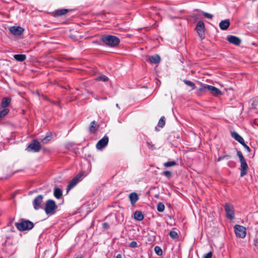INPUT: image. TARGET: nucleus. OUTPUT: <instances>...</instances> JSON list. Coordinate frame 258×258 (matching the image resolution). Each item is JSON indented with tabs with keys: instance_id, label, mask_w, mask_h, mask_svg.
Wrapping results in <instances>:
<instances>
[{
	"instance_id": "nucleus-13",
	"label": "nucleus",
	"mask_w": 258,
	"mask_h": 258,
	"mask_svg": "<svg viewBox=\"0 0 258 258\" xmlns=\"http://www.w3.org/2000/svg\"><path fill=\"white\" fill-rule=\"evenodd\" d=\"M11 33L15 36H20L24 31V29L20 26H12L9 28Z\"/></svg>"
},
{
	"instance_id": "nucleus-8",
	"label": "nucleus",
	"mask_w": 258,
	"mask_h": 258,
	"mask_svg": "<svg viewBox=\"0 0 258 258\" xmlns=\"http://www.w3.org/2000/svg\"><path fill=\"white\" fill-rule=\"evenodd\" d=\"M234 231L237 237L243 238L246 236V229L242 226L236 225L234 226Z\"/></svg>"
},
{
	"instance_id": "nucleus-33",
	"label": "nucleus",
	"mask_w": 258,
	"mask_h": 258,
	"mask_svg": "<svg viewBox=\"0 0 258 258\" xmlns=\"http://www.w3.org/2000/svg\"><path fill=\"white\" fill-rule=\"evenodd\" d=\"M52 137L51 136L47 135L42 139V142L44 144H46L50 141Z\"/></svg>"
},
{
	"instance_id": "nucleus-11",
	"label": "nucleus",
	"mask_w": 258,
	"mask_h": 258,
	"mask_svg": "<svg viewBox=\"0 0 258 258\" xmlns=\"http://www.w3.org/2000/svg\"><path fill=\"white\" fill-rule=\"evenodd\" d=\"M82 176V174H79L70 182L67 188V192L73 188L81 180Z\"/></svg>"
},
{
	"instance_id": "nucleus-14",
	"label": "nucleus",
	"mask_w": 258,
	"mask_h": 258,
	"mask_svg": "<svg viewBox=\"0 0 258 258\" xmlns=\"http://www.w3.org/2000/svg\"><path fill=\"white\" fill-rule=\"evenodd\" d=\"M227 40L229 43L236 45H239L241 43V40L238 37L233 35L227 36Z\"/></svg>"
},
{
	"instance_id": "nucleus-39",
	"label": "nucleus",
	"mask_w": 258,
	"mask_h": 258,
	"mask_svg": "<svg viewBox=\"0 0 258 258\" xmlns=\"http://www.w3.org/2000/svg\"><path fill=\"white\" fill-rule=\"evenodd\" d=\"M212 252L210 251L204 255V258H212Z\"/></svg>"
},
{
	"instance_id": "nucleus-23",
	"label": "nucleus",
	"mask_w": 258,
	"mask_h": 258,
	"mask_svg": "<svg viewBox=\"0 0 258 258\" xmlns=\"http://www.w3.org/2000/svg\"><path fill=\"white\" fill-rule=\"evenodd\" d=\"M14 57L16 60L19 61H23L26 59L25 54H15Z\"/></svg>"
},
{
	"instance_id": "nucleus-34",
	"label": "nucleus",
	"mask_w": 258,
	"mask_h": 258,
	"mask_svg": "<svg viewBox=\"0 0 258 258\" xmlns=\"http://www.w3.org/2000/svg\"><path fill=\"white\" fill-rule=\"evenodd\" d=\"M162 174L168 178H170L171 176V173L169 171H165Z\"/></svg>"
},
{
	"instance_id": "nucleus-2",
	"label": "nucleus",
	"mask_w": 258,
	"mask_h": 258,
	"mask_svg": "<svg viewBox=\"0 0 258 258\" xmlns=\"http://www.w3.org/2000/svg\"><path fill=\"white\" fill-rule=\"evenodd\" d=\"M15 226L18 230L23 231L32 229L34 225L33 222L28 220L21 219L20 222L15 223Z\"/></svg>"
},
{
	"instance_id": "nucleus-5",
	"label": "nucleus",
	"mask_w": 258,
	"mask_h": 258,
	"mask_svg": "<svg viewBox=\"0 0 258 258\" xmlns=\"http://www.w3.org/2000/svg\"><path fill=\"white\" fill-rule=\"evenodd\" d=\"M199 90L201 91H209L211 94L216 97H218L222 94V92L218 88L209 85H204L200 88Z\"/></svg>"
},
{
	"instance_id": "nucleus-12",
	"label": "nucleus",
	"mask_w": 258,
	"mask_h": 258,
	"mask_svg": "<svg viewBox=\"0 0 258 258\" xmlns=\"http://www.w3.org/2000/svg\"><path fill=\"white\" fill-rule=\"evenodd\" d=\"M108 141L109 139L108 136L106 135L104 136L103 138L100 140L96 144V148L100 150H102L107 145Z\"/></svg>"
},
{
	"instance_id": "nucleus-6",
	"label": "nucleus",
	"mask_w": 258,
	"mask_h": 258,
	"mask_svg": "<svg viewBox=\"0 0 258 258\" xmlns=\"http://www.w3.org/2000/svg\"><path fill=\"white\" fill-rule=\"evenodd\" d=\"M44 197L42 195H39L36 197L33 201L32 204L35 210H38L42 208V204Z\"/></svg>"
},
{
	"instance_id": "nucleus-30",
	"label": "nucleus",
	"mask_w": 258,
	"mask_h": 258,
	"mask_svg": "<svg viewBox=\"0 0 258 258\" xmlns=\"http://www.w3.org/2000/svg\"><path fill=\"white\" fill-rule=\"evenodd\" d=\"M169 235L173 239H176L178 237V233L175 231H171L169 232Z\"/></svg>"
},
{
	"instance_id": "nucleus-41",
	"label": "nucleus",
	"mask_w": 258,
	"mask_h": 258,
	"mask_svg": "<svg viewBox=\"0 0 258 258\" xmlns=\"http://www.w3.org/2000/svg\"><path fill=\"white\" fill-rule=\"evenodd\" d=\"M147 144L149 145V146H150L152 148V149H154V145L153 144H151L150 142H147Z\"/></svg>"
},
{
	"instance_id": "nucleus-1",
	"label": "nucleus",
	"mask_w": 258,
	"mask_h": 258,
	"mask_svg": "<svg viewBox=\"0 0 258 258\" xmlns=\"http://www.w3.org/2000/svg\"><path fill=\"white\" fill-rule=\"evenodd\" d=\"M100 40L104 45L112 48L117 47L120 42L118 37L112 35H104L101 37Z\"/></svg>"
},
{
	"instance_id": "nucleus-19",
	"label": "nucleus",
	"mask_w": 258,
	"mask_h": 258,
	"mask_svg": "<svg viewBox=\"0 0 258 258\" xmlns=\"http://www.w3.org/2000/svg\"><path fill=\"white\" fill-rule=\"evenodd\" d=\"M99 127L98 125L97 124L95 121H93L91 123V125L89 126V131L90 133H95Z\"/></svg>"
},
{
	"instance_id": "nucleus-21",
	"label": "nucleus",
	"mask_w": 258,
	"mask_h": 258,
	"mask_svg": "<svg viewBox=\"0 0 258 258\" xmlns=\"http://www.w3.org/2000/svg\"><path fill=\"white\" fill-rule=\"evenodd\" d=\"M11 99L8 97H5L3 99L1 102V107L6 108L9 106L11 102Z\"/></svg>"
},
{
	"instance_id": "nucleus-43",
	"label": "nucleus",
	"mask_w": 258,
	"mask_h": 258,
	"mask_svg": "<svg viewBox=\"0 0 258 258\" xmlns=\"http://www.w3.org/2000/svg\"><path fill=\"white\" fill-rule=\"evenodd\" d=\"M116 258H122V255L121 254H118L116 256Z\"/></svg>"
},
{
	"instance_id": "nucleus-18",
	"label": "nucleus",
	"mask_w": 258,
	"mask_h": 258,
	"mask_svg": "<svg viewBox=\"0 0 258 258\" xmlns=\"http://www.w3.org/2000/svg\"><path fill=\"white\" fill-rule=\"evenodd\" d=\"M129 198L132 205H134L139 199L138 196L136 192H132L130 194Z\"/></svg>"
},
{
	"instance_id": "nucleus-42",
	"label": "nucleus",
	"mask_w": 258,
	"mask_h": 258,
	"mask_svg": "<svg viewBox=\"0 0 258 258\" xmlns=\"http://www.w3.org/2000/svg\"><path fill=\"white\" fill-rule=\"evenodd\" d=\"M254 245H255L256 246H257V247H258V239H256V240L254 241Z\"/></svg>"
},
{
	"instance_id": "nucleus-45",
	"label": "nucleus",
	"mask_w": 258,
	"mask_h": 258,
	"mask_svg": "<svg viewBox=\"0 0 258 258\" xmlns=\"http://www.w3.org/2000/svg\"><path fill=\"white\" fill-rule=\"evenodd\" d=\"M75 258H81L80 257H75Z\"/></svg>"
},
{
	"instance_id": "nucleus-44",
	"label": "nucleus",
	"mask_w": 258,
	"mask_h": 258,
	"mask_svg": "<svg viewBox=\"0 0 258 258\" xmlns=\"http://www.w3.org/2000/svg\"><path fill=\"white\" fill-rule=\"evenodd\" d=\"M116 106L118 109H120V107H119V106L118 104H116Z\"/></svg>"
},
{
	"instance_id": "nucleus-27",
	"label": "nucleus",
	"mask_w": 258,
	"mask_h": 258,
	"mask_svg": "<svg viewBox=\"0 0 258 258\" xmlns=\"http://www.w3.org/2000/svg\"><path fill=\"white\" fill-rule=\"evenodd\" d=\"M157 210L159 212H162L164 211L165 206L162 203H159L157 205Z\"/></svg>"
},
{
	"instance_id": "nucleus-22",
	"label": "nucleus",
	"mask_w": 258,
	"mask_h": 258,
	"mask_svg": "<svg viewBox=\"0 0 258 258\" xmlns=\"http://www.w3.org/2000/svg\"><path fill=\"white\" fill-rule=\"evenodd\" d=\"M134 218L135 220L141 221L144 219V215L142 212L137 211L134 213Z\"/></svg>"
},
{
	"instance_id": "nucleus-36",
	"label": "nucleus",
	"mask_w": 258,
	"mask_h": 258,
	"mask_svg": "<svg viewBox=\"0 0 258 258\" xmlns=\"http://www.w3.org/2000/svg\"><path fill=\"white\" fill-rule=\"evenodd\" d=\"M230 158V156L229 155H224V156H221V157H219L218 159V161H220L222 160H223L225 158L226 159H229Z\"/></svg>"
},
{
	"instance_id": "nucleus-38",
	"label": "nucleus",
	"mask_w": 258,
	"mask_h": 258,
	"mask_svg": "<svg viewBox=\"0 0 258 258\" xmlns=\"http://www.w3.org/2000/svg\"><path fill=\"white\" fill-rule=\"evenodd\" d=\"M244 148L245 149V150L248 152H250L251 150L250 148L245 143V142H244L243 144H241Z\"/></svg>"
},
{
	"instance_id": "nucleus-32",
	"label": "nucleus",
	"mask_w": 258,
	"mask_h": 258,
	"mask_svg": "<svg viewBox=\"0 0 258 258\" xmlns=\"http://www.w3.org/2000/svg\"><path fill=\"white\" fill-rule=\"evenodd\" d=\"M183 82L186 85L192 87V89L195 88V84L193 82L186 80H184Z\"/></svg>"
},
{
	"instance_id": "nucleus-3",
	"label": "nucleus",
	"mask_w": 258,
	"mask_h": 258,
	"mask_svg": "<svg viewBox=\"0 0 258 258\" xmlns=\"http://www.w3.org/2000/svg\"><path fill=\"white\" fill-rule=\"evenodd\" d=\"M237 155L240 163V176L243 177L247 173L248 165L241 151L237 150Z\"/></svg>"
},
{
	"instance_id": "nucleus-37",
	"label": "nucleus",
	"mask_w": 258,
	"mask_h": 258,
	"mask_svg": "<svg viewBox=\"0 0 258 258\" xmlns=\"http://www.w3.org/2000/svg\"><path fill=\"white\" fill-rule=\"evenodd\" d=\"M130 246L131 247L136 248L137 247V243L135 241H132L130 244Z\"/></svg>"
},
{
	"instance_id": "nucleus-15",
	"label": "nucleus",
	"mask_w": 258,
	"mask_h": 258,
	"mask_svg": "<svg viewBox=\"0 0 258 258\" xmlns=\"http://www.w3.org/2000/svg\"><path fill=\"white\" fill-rule=\"evenodd\" d=\"M160 60V57L158 54L150 56L147 59V61H149L150 63L154 64L159 63Z\"/></svg>"
},
{
	"instance_id": "nucleus-40",
	"label": "nucleus",
	"mask_w": 258,
	"mask_h": 258,
	"mask_svg": "<svg viewBox=\"0 0 258 258\" xmlns=\"http://www.w3.org/2000/svg\"><path fill=\"white\" fill-rule=\"evenodd\" d=\"M102 227L105 229H107L109 228V225L107 223H104L102 224Z\"/></svg>"
},
{
	"instance_id": "nucleus-10",
	"label": "nucleus",
	"mask_w": 258,
	"mask_h": 258,
	"mask_svg": "<svg viewBox=\"0 0 258 258\" xmlns=\"http://www.w3.org/2000/svg\"><path fill=\"white\" fill-rule=\"evenodd\" d=\"M41 145L40 143L36 140H34L29 144L27 150L28 151H32L34 152H38L39 151Z\"/></svg>"
},
{
	"instance_id": "nucleus-4",
	"label": "nucleus",
	"mask_w": 258,
	"mask_h": 258,
	"mask_svg": "<svg viewBox=\"0 0 258 258\" xmlns=\"http://www.w3.org/2000/svg\"><path fill=\"white\" fill-rule=\"evenodd\" d=\"M57 208V206L55 202L53 200L50 199L46 202L44 210L46 214L52 215L54 214L55 210Z\"/></svg>"
},
{
	"instance_id": "nucleus-28",
	"label": "nucleus",
	"mask_w": 258,
	"mask_h": 258,
	"mask_svg": "<svg viewBox=\"0 0 258 258\" xmlns=\"http://www.w3.org/2000/svg\"><path fill=\"white\" fill-rule=\"evenodd\" d=\"M165 117L164 116H162L159 119L158 123V126H159L160 127H163L165 125Z\"/></svg>"
},
{
	"instance_id": "nucleus-31",
	"label": "nucleus",
	"mask_w": 258,
	"mask_h": 258,
	"mask_svg": "<svg viewBox=\"0 0 258 258\" xmlns=\"http://www.w3.org/2000/svg\"><path fill=\"white\" fill-rule=\"evenodd\" d=\"M154 250L157 255H161L162 254V253H163L162 250L159 246H155Z\"/></svg>"
},
{
	"instance_id": "nucleus-17",
	"label": "nucleus",
	"mask_w": 258,
	"mask_h": 258,
	"mask_svg": "<svg viewBox=\"0 0 258 258\" xmlns=\"http://www.w3.org/2000/svg\"><path fill=\"white\" fill-rule=\"evenodd\" d=\"M231 136L233 138H234L236 141L238 142L240 144H244V139L237 133H236L235 132H232Z\"/></svg>"
},
{
	"instance_id": "nucleus-20",
	"label": "nucleus",
	"mask_w": 258,
	"mask_h": 258,
	"mask_svg": "<svg viewBox=\"0 0 258 258\" xmlns=\"http://www.w3.org/2000/svg\"><path fill=\"white\" fill-rule=\"evenodd\" d=\"M54 196L57 199H60L62 196V190L58 187L54 188L53 192Z\"/></svg>"
},
{
	"instance_id": "nucleus-24",
	"label": "nucleus",
	"mask_w": 258,
	"mask_h": 258,
	"mask_svg": "<svg viewBox=\"0 0 258 258\" xmlns=\"http://www.w3.org/2000/svg\"><path fill=\"white\" fill-rule=\"evenodd\" d=\"M95 80L96 81H102V82H105L108 81L109 79L107 76H106L104 75H101L97 77L95 79Z\"/></svg>"
},
{
	"instance_id": "nucleus-26",
	"label": "nucleus",
	"mask_w": 258,
	"mask_h": 258,
	"mask_svg": "<svg viewBox=\"0 0 258 258\" xmlns=\"http://www.w3.org/2000/svg\"><path fill=\"white\" fill-rule=\"evenodd\" d=\"M10 110L8 108H4L0 111V119L6 116L9 112Z\"/></svg>"
},
{
	"instance_id": "nucleus-29",
	"label": "nucleus",
	"mask_w": 258,
	"mask_h": 258,
	"mask_svg": "<svg viewBox=\"0 0 258 258\" xmlns=\"http://www.w3.org/2000/svg\"><path fill=\"white\" fill-rule=\"evenodd\" d=\"M176 165V163L174 161H168L164 163V166L166 167L173 166Z\"/></svg>"
},
{
	"instance_id": "nucleus-16",
	"label": "nucleus",
	"mask_w": 258,
	"mask_h": 258,
	"mask_svg": "<svg viewBox=\"0 0 258 258\" xmlns=\"http://www.w3.org/2000/svg\"><path fill=\"white\" fill-rule=\"evenodd\" d=\"M230 25V22L229 19L222 20L219 23V27L222 30H225L228 29Z\"/></svg>"
},
{
	"instance_id": "nucleus-9",
	"label": "nucleus",
	"mask_w": 258,
	"mask_h": 258,
	"mask_svg": "<svg viewBox=\"0 0 258 258\" xmlns=\"http://www.w3.org/2000/svg\"><path fill=\"white\" fill-rule=\"evenodd\" d=\"M196 29L199 36L202 39L204 38L205 37V27L203 21H200L197 23Z\"/></svg>"
},
{
	"instance_id": "nucleus-25",
	"label": "nucleus",
	"mask_w": 258,
	"mask_h": 258,
	"mask_svg": "<svg viewBox=\"0 0 258 258\" xmlns=\"http://www.w3.org/2000/svg\"><path fill=\"white\" fill-rule=\"evenodd\" d=\"M69 10L68 9H60L56 10L55 12V15L57 16H60L66 14Z\"/></svg>"
},
{
	"instance_id": "nucleus-7",
	"label": "nucleus",
	"mask_w": 258,
	"mask_h": 258,
	"mask_svg": "<svg viewBox=\"0 0 258 258\" xmlns=\"http://www.w3.org/2000/svg\"><path fill=\"white\" fill-rule=\"evenodd\" d=\"M227 217L232 220L234 217V210L233 205L229 203H226L224 206Z\"/></svg>"
},
{
	"instance_id": "nucleus-35",
	"label": "nucleus",
	"mask_w": 258,
	"mask_h": 258,
	"mask_svg": "<svg viewBox=\"0 0 258 258\" xmlns=\"http://www.w3.org/2000/svg\"><path fill=\"white\" fill-rule=\"evenodd\" d=\"M203 14L204 16L207 18L212 19L213 18V15L211 14L206 12H203Z\"/></svg>"
}]
</instances>
